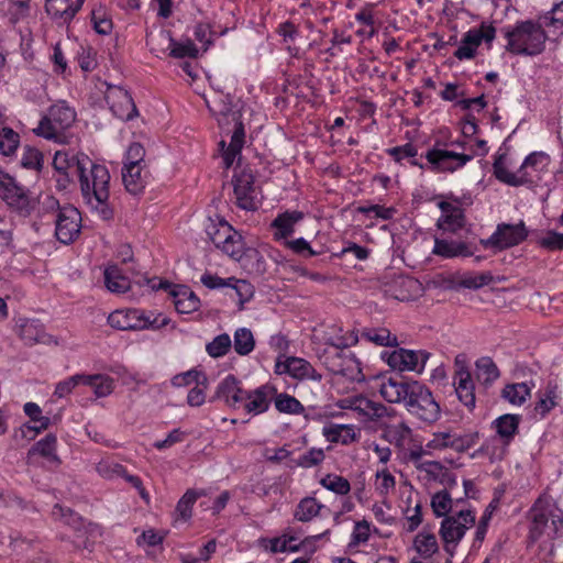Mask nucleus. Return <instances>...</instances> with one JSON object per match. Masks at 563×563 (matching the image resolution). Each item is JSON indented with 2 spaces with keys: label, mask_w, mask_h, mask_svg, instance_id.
Here are the masks:
<instances>
[{
  "label": "nucleus",
  "mask_w": 563,
  "mask_h": 563,
  "mask_svg": "<svg viewBox=\"0 0 563 563\" xmlns=\"http://www.w3.org/2000/svg\"><path fill=\"white\" fill-rule=\"evenodd\" d=\"M380 396L390 404H404L407 411L417 419L434 423L441 416L440 405L431 390L417 380L387 378L379 385Z\"/></svg>",
  "instance_id": "nucleus-1"
},
{
  "label": "nucleus",
  "mask_w": 563,
  "mask_h": 563,
  "mask_svg": "<svg viewBox=\"0 0 563 563\" xmlns=\"http://www.w3.org/2000/svg\"><path fill=\"white\" fill-rule=\"evenodd\" d=\"M79 163L78 179L80 192L85 202L97 210L102 219H109L112 214L108 207L110 197V173L104 165L95 164L89 157Z\"/></svg>",
  "instance_id": "nucleus-2"
},
{
  "label": "nucleus",
  "mask_w": 563,
  "mask_h": 563,
  "mask_svg": "<svg viewBox=\"0 0 563 563\" xmlns=\"http://www.w3.org/2000/svg\"><path fill=\"white\" fill-rule=\"evenodd\" d=\"M529 519V539L532 542L552 541L563 527V511L549 496H541L534 501Z\"/></svg>",
  "instance_id": "nucleus-3"
},
{
  "label": "nucleus",
  "mask_w": 563,
  "mask_h": 563,
  "mask_svg": "<svg viewBox=\"0 0 563 563\" xmlns=\"http://www.w3.org/2000/svg\"><path fill=\"white\" fill-rule=\"evenodd\" d=\"M507 40L506 51L515 55L536 56L545 47L548 34L542 25L531 20L518 22L515 26L504 27Z\"/></svg>",
  "instance_id": "nucleus-4"
},
{
  "label": "nucleus",
  "mask_w": 563,
  "mask_h": 563,
  "mask_svg": "<svg viewBox=\"0 0 563 563\" xmlns=\"http://www.w3.org/2000/svg\"><path fill=\"white\" fill-rule=\"evenodd\" d=\"M76 121V111L66 101L52 104L33 130L37 136L58 144H70L74 135L68 132Z\"/></svg>",
  "instance_id": "nucleus-5"
},
{
  "label": "nucleus",
  "mask_w": 563,
  "mask_h": 563,
  "mask_svg": "<svg viewBox=\"0 0 563 563\" xmlns=\"http://www.w3.org/2000/svg\"><path fill=\"white\" fill-rule=\"evenodd\" d=\"M169 319L162 313L152 311L145 312L139 309H121L115 310L108 317L109 324L118 330H157L166 327Z\"/></svg>",
  "instance_id": "nucleus-6"
},
{
  "label": "nucleus",
  "mask_w": 563,
  "mask_h": 563,
  "mask_svg": "<svg viewBox=\"0 0 563 563\" xmlns=\"http://www.w3.org/2000/svg\"><path fill=\"white\" fill-rule=\"evenodd\" d=\"M44 205L55 211V235L63 244L73 243L80 234L81 216L73 206L60 207L53 197H46Z\"/></svg>",
  "instance_id": "nucleus-7"
},
{
  "label": "nucleus",
  "mask_w": 563,
  "mask_h": 563,
  "mask_svg": "<svg viewBox=\"0 0 563 563\" xmlns=\"http://www.w3.org/2000/svg\"><path fill=\"white\" fill-rule=\"evenodd\" d=\"M475 525V514L472 510H459L455 515L446 516L440 526L439 534L444 544V551L453 556L466 530Z\"/></svg>",
  "instance_id": "nucleus-8"
},
{
  "label": "nucleus",
  "mask_w": 563,
  "mask_h": 563,
  "mask_svg": "<svg viewBox=\"0 0 563 563\" xmlns=\"http://www.w3.org/2000/svg\"><path fill=\"white\" fill-rule=\"evenodd\" d=\"M52 515L55 520H59L74 529L76 533L75 542L78 547L88 548L101 534L97 525L85 523L79 515L58 504L54 506Z\"/></svg>",
  "instance_id": "nucleus-9"
},
{
  "label": "nucleus",
  "mask_w": 563,
  "mask_h": 563,
  "mask_svg": "<svg viewBox=\"0 0 563 563\" xmlns=\"http://www.w3.org/2000/svg\"><path fill=\"white\" fill-rule=\"evenodd\" d=\"M52 515L55 520H59L74 529L76 533L75 542L78 547L88 548L101 534L97 525L85 523L79 515L58 504L54 506Z\"/></svg>",
  "instance_id": "nucleus-10"
},
{
  "label": "nucleus",
  "mask_w": 563,
  "mask_h": 563,
  "mask_svg": "<svg viewBox=\"0 0 563 563\" xmlns=\"http://www.w3.org/2000/svg\"><path fill=\"white\" fill-rule=\"evenodd\" d=\"M478 441V433H456L453 430H442L432 433L431 439L427 442L428 452H437L452 450L461 453L473 448Z\"/></svg>",
  "instance_id": "nucleus-11"
},
{
  "label": "nucleus",
  "mask_w": 563,
  "mask_h": 563,
  "mask_svg": "<svg viewBox=\"0 0 563 563\" xmlns=\"http://www.w3.org/2000/svg\"><path fill=\"white\" fill-rule=\"evenodd\" d=\"M527 236L528 230L523 221L517 224L499 223L488 239L481 240V244L485 249L503 251L520 244Z\"/></svg>",
  "instance_id": "nucleus-12"
},
{
  "label": "nucleus",
  "mask_w": 563,
  "mask_h": 563,
  "mask_svg": "<svg viewBox=\"0 0 563 563\" xmlns=\"http://www.w3.org/2000/svg\"><path fill=\"white\" fill-rule=\"evenodd\" d=\"M430 353L423 350L397 349L391 352H383L382 358L395 371L415 372L421 374Z\"/></svg>",
  "instance_id": "nucleus-13"
},
{
  "label": "nucleus",
  "mask_w": 563,
  "mask_h": 563,
  "mask_svg": "<svg viewBox=\"0 0 563 563\" xmlns=\"http://www.w3.org/2000/svg\"><path fill=\"white\" fill-rule=\"evenodd\" d=\"M323 364L336 375H342L350 380L361 382L364 379L360 361L352 353L334 351L332 356H324Z\"/></svg>",
  "instance_id": "nucleus-14"
},
{
  "label": "nucleus",
  "mask_w": 563,
  "mask_h": 563,
  "mask_svg": "<svg viewBox=\"0 0 563 563\" xmlns=\"http://www.w3.org/2000/svg\"><path fill=\"white\" fill-rule=\"evenodd\" d=\"M435 172L454 173L473 159V155L443 148H432L426 155Z\"/></svg>",
  "instance_id": "nucleus-15"
},
{
  "label": "nucleus",
  "mask_w": 563,
  "mask_h": 563,
  "mask_svg": "<svg viewBox=\"0 0 563 563\" xmlns=\"http://www.w3.org/2000/svg\"><path fill=\"white\" fill-rule=\"evenodd\" d=\"M495 35L496 30L490 24H482L479 29L470 30L464 34L461 45L455 51L454 56L460 60L473 58L481 43L483 41L492 43Z\"/></svg>",
  "instance_id": "nucleus-16"
},
{
  "label": "nucleus",
  "mask_w": 563,
  "mask_h": 563,
  "mask_svg": "<svg viewBox=\"0 0 563 563\" xmlns=\"http://www.w3.org/2000/svg\"><path fill=\"white\" fill-rule=\"evenodd\" d=\"M0 197L7 205L23 216L30 214L35 206V199L29 191L16 185L12 179L7 183H0Z\"/></svg>",
  "instance_id": "nucleus-17"
},
{
  "label": "nucleus",
  "mask_w": 563,
  "mask_h": 563,
  "mask_svg": "<svg viewBox=\"0 0 563 563\" xmlns=\"http://www.w3.org/2000/svg\"><path fill=\"white\" fill-rule=\"evenodd\" d=\"M233 188L236 205L244 210L257 208V194L254 187V177L251 172L242 170L233 178Z\"/></svg>",
  "instance_id": "nucleus-18"
},
{
  "label": "nucleus",
  "mask_w": 563,
  "mask_h": 563,
  "mask_svg": "<svg viewBox=\"0 0 563 563\" xmlns=\"http://www.w3.org/2000/svg\"><path fill=\"white\" fill-rule=\"evenodd\" d=\"M275 395L276 388L269 384L262 385L253 390H245L241 408L249 415H261L268 410Z\"/></svg>",
  "instance_id": "nucleus-19"
},
{
  "label": "nucleus",
  "mask_w": 563,
  "mask_h": 563,
  "mask_svg": "<svg viewBox=\"0 0 563 563\" xmlns=\"http://www.w3.org/2000/svg\"><path fill=\"white\" fill-rule=\"evenodd\" d=\"M277 374H288L297 379H311L320 382L322 375L318 373L314 367L301 357L289 356L285 361L276 362Z\"/></svg>",
  "instance_id": "nucleus-20"
},
{
  "label": "nucleus",
  "mask_w": 563,
  "mask_h": 563,
  "mask_svg": "<svg viewBox=\"0 0 563 563\" xmlns=\"http://www.w3.org/2000/svg\"><path fill=\"white\" fill-rule=\"evenodd\" d=\"M223 253L235 261H241L244 255L256 260L255 271L257 273H264L266 271L265 261L261 253L254 249H249L245 252L244 242L235 230L233 231L232 236L228 239L220 247Z\"/></svg>",
  "instance_id": "nucleus-21"
},
{
  "label": "nucleus",
  "mask_w": 563,
  "mask_h": 563,
  "mask_svg": "<svg viewBox=\"0 0 563 563\" xmlns=\"http://www.w3.org/2000/svg\"><path fill=\"white\" fill-rule=\"evenodd\" d=\"M245 390L241 383L233 376L228 375L217 386L213 400H221L228 407L239 409L242 407Z\"/></svg>",
  "instance_id": "nucleus-22"
},
{
  "label": "nucleus",
  "mask_w": 563,
  "mask_h": 563,
  "mask_svg": "<svg viewBox=\"0 0 563 563\" xmlns=\"http://www.w3.org/2000/svg\"><path fill=\"white\" fill-rule=\"evenodd\" d=\"M112 113L123 121L132 120L137 111L129 92L122 88H113L107 96Z\"/></svg>",
  "instance_id": "nucleus-23"
},
{
  "label": "nucleus",
  "mask_w": 563,
  "mask_h": 563,
  "mask_svg": "<svg viewBox=\"0 0 563 563\" xmlns=\"http://www.w3.org/2000/svg\"><path fill=\"white\" fill-rule=\"evenodd\" d=\"M385 291L388 296L397 300L407 301L421 291V284L415 278L398 276Z\"/></svg>",
  "instance_id": "nucleus-24"
},
{
  "label": "nucleus",
  "mask_w": 563,
  "mask_h": 563,
  "mask_svg": "<svg viewBox=\"0 0 563 563\" xmlns=\"http://www.w3.org/2000/svg\"><path fill=\"white\" fill-rule=\"evenodd\" d=\"M150 173L146 165L123 166L122 180L125 189L132 195H139L147 184Z\"/></svg>",
  "instance_id": "nucleus-25"
},
{
  "label": "nucleus",
  "mask_w": 563,
  "mask_h": 563,
  "mask_svg": "<svg viewBox=\"0 0 563 563\" xmlns=\"http://www.w3.org/2000/svg\"><path fill=\"white\" fill-rule=\"evenodd\" d=\"M432 253L443 258H453L472 256L474 252L465 242L435 238Z\"/></svg>",
  "instance_id": "nucleus-26"
},
{
  "label": "nucleus",
  "mask_w": 563,
  "mask_h": 563,
  "mask_svg": "<svg viewBox=\"0 0 563 563\" xmlns=\"http://www.w3.org/2000/svg\"><path fill=\"white\" fill-rule=\"evenodd\" d=\"M439 207L442 211L437 222L439 229L454 233L464 227V213L461 208L446 201H441Z\"/></svg>",
  "instance_id": "nucleus-27"
},
{
  "label": "nucleus",
  "mask_w": 563,
  "mask_h": 563,
  "mask_svg": "<svg viewBox=\"0 0 563 563\" xmlns=\"http://www.w3.org/2000/svg\"><path fill=\"white\" fill-rule=\"evenodd\" d=\"M455 393L460 401L467 408L475 407V386L471 373L461 368L455 373L454 377Z\"/></svg>",
  "instance_id": "nucleus-28"
},
{
  "label": "nucleus",
  "mask_w": 563,
  "mask_h": 563,
  "mask_svg": "<svg viewBox=\"0 0 563 563\" xmlns=\"http://www.w3.org/2000/svg\"><path fill=\"white\" fill-rule=\"evenodd\" d=\"M493 169L495 177L506 185L517 187L528 183L527 175L520 174L519 170L512 173L508 169V158L504 153L496 155Z\"/></svg>",
  "instance_id": "nucleus-29"
},
{
  "label": "nucleus",
  "mask_w": 563,
  "mask_h": 563,
  "mask_svg": "<svg viewBox=\"0 0 563 563\" xmlns=\"http://www.w3.org/2000/svg\"><path fill=\"white\" fill-rule=\"evenodd\" d=\"M302 219L303 213L297 210L278 214L271 224L274 229V239L283 240L290 236L295 231V225Z\"/></svg>",
  "instance_id": "nucleus-30"
},
{
  "label": "nucleus",
  "mask_w": 563,
  "mask_h": 563,
  "mask_svg": "<svg viewBox=\"0 0 563 563\" xmlns=\"http://www.w3.org/2000/svg\"><path fill=\"white\" fill-rule=\"evenodd\" d=\"M173 303L179 313H190L198 310L200 306L199 298L185 286L174 285L170 290Z\"/></svg>",
  "instance_id": "nucleus-31"
},
{
  "label": "nucleus",
  "mask_w": 563,
  "mask_h": 563,
  "mask_svg": "<svg viewBox=\"0 0 563 563\" xmlns=\"http://www.w3.org/2000/svg\"><path fill=\"white\" fill-rule=\"evenodd\" d=\"M324 343L334 347L335 351H342L358 342V336L354 331L343 333L342 328L338 325L329 327L323 334Z\"/></svg>",
  "instance_id": "nucleus-32"
},
{
  "label": "nucleus",
  "mask_w": 563,
  "mask_h": 563,
  "mask_svg": "<svg viewBox=\"0 0 563 563\" xmlns=\"http://www.w3.org/2000/svg\"><path fill=\"white\" fill-rule=\"evenodd\" d=\"M322 435L331 443L349 445L358 440L352 424H328L322 428Z\"/></svg>",
  "instance_id": "nucleus-33"
},
{
  "label": "nucleus",
  "mask_w": 563,
  "mask_h": 563,
  "mask_svg": "<svg viewBox=\"0 0 563 563\" xmlns=\"http://www.w3.org/2000/svg\"><path fill=\"white\" fill-rule=\"evenodd\" d=\"M20 338L25 342V344H49L53 342V338L47 334L43 325L38 323L36 320H25L20 324L19 330Z\"/></svg>",
  "instance_id": "nucleus-34"
},
{
  "label": "nucleus",
  "mask_w": 563,
  "mask_h": 563,
  "mask_svg": "<svg viewBox=\"0 0 563 563\" xmlns=\"http://www.w3.org/2000/svg\"><path fill=\"white\" fill-rule=\"evenodd\" d=\"M519 422L520 416L507 413L498 417L493 427L501 442L508 444L518 433Z\"/></svg>",
  "instance_id": "nucleus-35"
},
{
  "label": "nucleus",
  "mask_w": 563,
  "mask_h": 563,
  "mask_svg": "<svg viewBox=\"0 0 563 563\" xmlns=\"http://www.w3.org/2000/svg\"><path fill=\"white\" fill-rule=\"evenodd\" d=\"M355 412L361 420L375 421L387 413V408L380 402L373 401L363 395H358Z\"/></svg>",
  "instance_id": "nucleus-36"
},
{
  "label": "nucleus",
  "mask_w": 563,
  "mask_h": 563,
  "mask_svg": "<svg viewBox=\"0 0 563 563\" xmlns=\"http://www.w3.org/2000/svg\"><path fill=\"white\" fill-rule=\"evenodd\" d=\"M550 158L542 152L531 153L526 157L521 164L519 172L528 177V183H531L539 176V173L548 167Z\"/></svg>",
  "instance_id": "nucleus-37"
},
{
  "label": "nucleus",
  "mask_w": 563,
  "mask_h": 563,
  "mask_svg": "<svg viewBox=\"0 0 563 563\" xmlns=\"http://www.w3.org/2000/svg\"><path fill=\"white\" fill-rule=\"evenodd\" d=\"M233 231L234 229L222 219H209L206 224V233L218 249L232 236Z\"/></svg>",
  "instance_id": "nucleus-38"
},
{
  "label": "nucleus",
  "mask_w": 563,
  "mask_h": 563,
  "mask_svg": "<svg viewBox=\"0 0 563 563\" xmlns=\"http://www.w3.org/2000/svg\"><path fill=\"white\" fill-rule=\"evenodd\" d=\"M88 157L85 154H75L68 151H57L54 155L53 166L58 174L68 173L70 169H75L77 175L79 174V163H84L82 159Z\"/></svg>",
  "instance_id": "nucleus-39"
},
{
  "label": "nucleus",
  "mask_w": 563,
  "mask_h": 563,
  "mask_svg": "<svg viewBox=\"0 0 563 563\" xmlns=\"http://www.w3.org/2000/svg\"><path fill=\"white\" fill-rule=\"evenodd\" d=\"M361 338L377 346H398V339L386 328H365Z\"/></svg>",
  "instance_id": "nucleus-40"
},
{
  "label": "nucleus",
  "mask_w": 563,
  "mask_h": 563,
  "mask_svg": "<svg viewBox=\"0 0 563 563\" xmlns=\"http://www.w3.org/2000/svg\"><path fill=\"white\" fill-rule=\"evenodd\" d=\"M104 284L111 292L121 294L130 289V279L117 265H110L104 269Z\"/></svg>",
  "instance_id": "nucleus-41"
},
{
  "label": "nucleus",
  "mask_w": 563,
  "mask_h": 563,
  "mask_svg": "<svg viewBox=\"0 0 563 563\" xmlns=\"http://www.w3.org/2000/svg\"><path fill=\"white\" fill-rule=\"evenodd\" d=\"M413 548L423 559H430L439 551V544L433 533L428 531L419 532L413 540Z\"/></svg>",
  "instance_id": "nucleus-42"
},
{
  "label": "nucleus",
  "mask_w": 563,
  "mask_h": 563,
  "mask_svg": "<svg viewBox=\"0 0 563 563\" xmlns=\"http://www.w3.org/2000/svg\"><path fill=\"white\" fill-rule=\"evenodd\" d=\"M542 27H547L549 34H563V2L555 4L551 11L541 18Z\"/></svg>",
  "instance_id": "nucleus-43"
},
{
  "label": "nucleus",
  "mask_w": 563,
  "mask_h": 563,
  "mask_svg": "<svg viewBox=\"0 0 563 563\" xmlns=\"http://www.w3.org/2000/svg\"><path fill=\"white\" fill-rule=\"evenodd\" d=\"M244 128L242 123L236 124L235 130L231 136V141L227 150L223 152V162L227 168H229L236 155L240 154L244 144Z\"/></svg>",
  "instance_id": "nucleus-44"
},
{
  "label": "nucleus",
  "mask_w": 563,
  "mask_h": 563,
  "mask_svg": "<svg viewBox=\"0 0 563 563\" xmlns=\"http://www.w3.org/2000/svg\"><path fill=\"white\" fill-rule=\"evenodd\" d=\"M387 440L398 448H404L411 441L412 430L405 422L389 426L385 431Z\"/></svg>",
  "instance_id": "nucleus-45"
},
{
  "label": "nucleus",
  "mask_w": 563,
  "mask_h": 563,
  "mask_svg": "<svg viewBox=\"0 0 563 563\" xmlns=\"http://www.w3.org/2000/svg\"><path fill=\"white\" fill-rule=\"evenodd\" d=\"M146 44L151 52L158 56L159 54H165L168 49H170L172 45L174 44V38L172 37L169 31L159 30L156 33L147 34Z\"/></svg>",
  "instance_id": "nucleus-46"
},
{
  "label": "nucleus",
  "mask_w": 563,
  "mask_h": 563,
  "mask_svg": "<svg viewBox=\"0 0 563 563\" xmlns=\"http://www.w3.org/2000/svg\"><path fill=\"white\" fill-rule=\"evenodd\" d=\"M232 345L239 355H249L255 347V340L252 331L247 328L236 329L234 332Z\"/></svg>",
  "instance_id": "nucleus-47"
},
{
  "label": "nucleus",
  "mask_w": 563,
  "mask_h": 563,
  "mask_svg": "<svg viewBox=\"0 0 563 563\" xmlns=\"http://www.w3.org/2000/svg\"><path fill=\"white\" fill-rule=\"evenodd\" d=\"M84 385L93 389L97 397H106L113 390V379L107 375H84Z\"/></svg>",
  "instance_id": "nucleus-48"
},
{
  "label": "nucleus",
  "mask_w": 563,
  "mask_h": 563,
  "mask_svg": "<svg viewBox=\"0 0 563 563\" xmlns=\"http://www.w3.org/2000/svg\"><path fill=\"white\" fill-rule=\"evenodd\" d=\"M476 377L483 384H492L499 377V369L490 357H481L475 363Z\"/></svg>",
  "instance_id": "nucleus-49"
},
{
  "label": "nucleus",
  "mask_w": 563,
  "mask_h": 563,
  "mask_svg": "<svg viewBox=\"0 0 563 563\" xmlns=\"http://www.w3.org/2000/svg\"><path fill=\"white\" fill-rule=\"evenodd\" d=\"M323 505L318 503L313 497H306L300 500L295 510V518L298 521L307 522L317 517Z\"/></svg>",
  "instance_id": "nucleus-50"
},
{
  "label": "nucleus",
  "mask_w": 563,
  "mask_h": 563,
  "mask_svg": "<svg viewBox=\"0 0 563 563\" xmlns=\"http://www.w3.org/2000/svg\"><path fill=\"white\" fill-rule=\"evenodd\" d=\"M45 9L53 19L65 23L74 18V11L70 10V0H46Z\"/></svg>",
  "instance_id": "nucleus-51"
},
{
  "label": "nucleus",
  "mask_w": 563,
  "mask_h": 563,
  "mask_svg": "<svg viewBox=\"0 0 563 563\" xmlns=\"http://www.w3.org/2000/svg\"><path fill=\"white\" fill-rule=\"evenodd\" d=\"M201 496H205V490L188 489L176 505V512L183 520H188L191 517V508Z\"/></svg>",
  "instance_id": "nucleus-52"
},
{
  "label": "nucleus",
  "mask_w": 563,
  "mask_h": 563,
  "mask_svg": "<svg viewBox=\"0 0 563 563\" xmlns=\"http://www.w3.org/2000/svg\"><path fill=\"white\" fill-rule=\"evenodd\" d=\"M559 404V396L555 388H548L540 396L534 406V417L544 418Z\"/></svg>",
  "instance_id": "nucleus-53"
},
{
  "label": "nucleus",
  "mask_w": 563,
  "mask_h": 563,
  "mask_svg": "<svg viewBox=\"0 0 563 563\" xmlns=\"http://www.w3.org/2000/svg\"><path fill=\"white\" fill-rule=\"evenodd\" d=\"M57 448V438L56 435L49 433L32 448L31 452L37 453L52 462L59 463V457L56 454Z\"/></svg>",
  "instance_id": "nucleus-54"
},
{
  "label": "nucleus",
  "mask_w": 563,
  "mask_h": 563,
  "mask_svg": "<svg viewBox=\"0 0 563 563\" xmlns=\"http://www.w3.org/2000/svg\"><path fill=\"white\" fill-rule=\"evenodd\" d=\"M275 407L279 412L290 413V415H300L303 412L305 408L301 402L296 399L294 396H290L286 393L277 394L274 396Z\"/></svg>",
  "instance_id": "nucleus-55"
},
{
  "label": "nucleus",
  "mask_w": 563,
  "mask_h": 563,
  "mask_svg": "<svg viewBox=\"0 0 563 563\" xmlns=\"http://www.w3.org/2000/svg\"><path fill=\"white\" fill-rule=\"evenodd\" d=\"M493 280L490 273H464L457 279V285L467 289H478Z\"/></svg>",
  "instance_id": "nucleus-56"
},
{
  "label": "nucleus",
  "mask_w": 563,
  "mask_h": 563,
  "mask_svg": "<svg viewBox=\"0 0 563 563\" xmlns=\"http://www.w3.org/2000/svg\"><path fill=\"white\" fill-rule=\"evenodd\" d=\"M232 346V340L229 334L222 333L217 335L211 342L206 345V351L209 356L219 358L224 356Z\"/></svg>",
  "instance_id": "nucleus-57"
},
{
  "label": "nucleus",
  "mask_w": 563,
  "mask_h": 563,
  "mask_svg": "<svg viewBox=\"0 0 563 563\" xmlns=\"http://www.w3.org/2000/svg\"><path fill=\"white\" fill-rule=\"evenodd\" d=\"M453 500L446 490L435 493L431 498V508L435 517H446L452 510Z\"/></svg>",
  "instance_id": "nucleus-58"
},
{
  "label": "nucleus",
  "mask_w": 563,
  "mask_h": 563,
  "mask_svg": "<svg viewBox=\"0 0 563 563\" xmlns=\"http://www.w3.org/2000/svg\"><path fill=\"white\" fill-rule=\"evenodd\" d=\"M320 484L328 490L338 495H347L351 490L350 482L335 474H328L321 478Z\"/></svg>",
  "instance_id": "nucleus-59"
},
{
  "label": "nucleus",
  "mask_w": 563,
  "mask_h": 563,
  "mask_svg": "<svg viewBox=\"0 0 563 563\" xmlns=\"http://www.w3.org/2000/svg\"><path fill=\"white\" fill-rule=\"evenodd\" d=\"M530 390L526 384L507 385L503 390V397L512 405H521L526 401Z\"/></svg>",
  "instance_id": "nucleus-60"
},
{
  "label": "nucleus",
  "mask_w": 563,
  "mask_h": 563,
  "mask_svg": "<svg viewBox=\"0 0 563 563\" xmlns=\"http://www.w3.org/2000/svg\"><path fill=\"white\" fill-rule=\"evenodd\" d=\"M418 471L423 472L430 481L444 482L450 475L448 470L438 461H426L418 465Z\"/></svg>",
  "instance_id": "nucleus-61"
},
{
  "label": "nucleus",
  "mask_w": 563,
  "mask_h": 563,
  "mask_svg": "<svg viewBox=\"0 0 563 563\" xmlns=\"http://www.w3.org/2000/svg\"><path fill=\"white\" fill-rule=\"evenodd\" d=\"M19 145V134L10 128L0 130V153L10 155L14 153Z\"/></svg>",
  "instance_id": "nucleus-62"
},
{
  "label": "nucleus",
  "mask_w": 563,
  "mask_h": 563,
  "mask_svg": "<svg viewBox=\"0 0 563 563\" xmlns=\"http://www.w3.org/2000/svg\"><path fill=\"white\" fill-rule=\"evenodd\" d=\"M396 481L391 473L384 467L376 473L375 487L376 490L382 495L386 496L389 492L395 489Z\"/></svg>",
  "instance_id": "nucleus-63"
},
{
  "label": "nucleus",
  "mask_w": 563,
  "mask_h": 563,
  "mask_svg": "<svg viewBox=\"0 0 563 563\" xmlns=\"http://www.w3.org/2000/svg\"><path fill=\"white\" fill-rule=\"evenodd\" d=\"M325 457L323 449L320 448H311L306 453L300 455L298 460L296 461V465L303 467V468H310L313 466L319 465Z\"/></svg>",
  "instance_id": "nucleus-64"
}]
</instances>
